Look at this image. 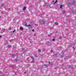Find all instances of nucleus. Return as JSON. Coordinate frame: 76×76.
Listing matches in <instances>:
<instances>
[{"label": "nucleus", "mask_w": 76, "mask_h": 76, "mask_svg": "<svg viewBox=\"0 0 76 76\" xmlns=\"http://www.w3.org/2000/svg\"><path fill=\"white\" fill-rule=\"evenodd\" d=\"M44 66H46V67H48V65H45Z\"/></svg>", "instance_id": "nucleus-9"}, {"label": "nucleus", "mask_w": 76, "mask_h": 76, "mask_svg": "<svg viewBox=\"0 0 76 76\" xmlns=\"http://www.w3.org/2000/svg\"><path fill=\"white\" fill-rule=\"evenodd\" d=\"M23 50H25V49H24Z\"/></svg>", "instance_id": "nucleus-32"}, {"label": "nucleus", "mask_w": 76, "mask_h": 76, "mask_svg": "<svg viewBox=\"0 0 76 76\" xmlns=\"http://www.w3.org/2000/svg\"><path fill=\"white\" fill-rule=\"evenodd\" d=\"M12 41V40H11L10 41V42H11V41Z\"/></svg>", "instance_id": "nucleus-26"}, {"label": "nucleus", "mask_w": 76, "mask_h": 76, "mask_svg": "<svg viewBox=\"0 0 76 76\" xmlns=\"http://www.w3.org/2000/svg\"><path fill=\"white\" fill-rule=\"evenodd\" d=\"M54 1H53L52 2H54Z\"/></svg>", "instance_id": "nucleus-27"}, {"label": "nucleus", "mask_w": 76, "mask_h": 76, "mask_svg": "<svg viewBox=\"0 0 76 76\" xmlns=\"http://www.w3.org/2000/svg\"><path fill=\"white\" fill-rule=\"evenodd\" d=\"M55 23L56 25H58V23H57V22H55Z\"/></svg>", "instance_id": "nucleus-6"}, {"label": "nucleus", "mask_w": 76, "mask_h": 76, "mask_svg": "<svg viewBox=\"0 0 76 76\" xmlns=\"http://www.w3.org/2000/svg\"><path fill=\"white\" fill-rule=\"evenodd\" d=\"M57 55V53H56L55 54H54V55H53V56H56Z\"/></svg>", "instance_id": "nucleus-11"}, {"label": "nucleus", "mask_w": 76, "mask_h": 76, "mask_svg": "<svg viewBox=\"0 0 76 76\" xmlns=\"http://www.w3.org/2000/svg\"><path fill=\"white\" fill-rule=\"evenodd\" d=\"M3 6H4V4H2L1 5V7H3Z\"/></svg>", "instance_id": "nucleus-13"}, {"label": "nucleus", "mask_w": 76, "mask_h": 76, "mask_svg": "<svg viewBox=\"0 0 76 76\" xmlns=\"http://www.w3.org/2000/svg\"><path fill=\"white\" fill-rule=\"evenodd\" d=\"M74 50H75V49H74Z\"/></svg>", "instance_id": "nucleus-33"}, {"label": "nucleus", "mask_w": 76, "mask_h": 76, "mask_svg": "<svg viewBox=\"0 0 76 76\" xmlns=\"http://www.w3.org/2000/svg\"><path fill=\"white\" fill-rule=\"evenodd\" d=\"M35 25H36V24H35Z\"/></svg>", "instance_id": "nucleus-31"}, {"label": "nucleus", "mask_w": 76, "mask_h": 76, "mask_svg": "<svg viewBox=\"0 0 76 76\" xmlns=\"http://www.w3.org/2000/svg\"><path fill=\"white\" fill-rule=\"evenodd\" d=\"M31 58H32V59L33 60V61H34V58L32 56L31 57Z\"/></svg>", "instance_id": "nucleus-4"}, {"label": "nucleus", "mask_w": 76, "mask_h": 76, "mask_svg": "<svg viewBox=\"0 0 76 76\" xmlns=\"http://www.w3.org/2000/svg\"><path fill=\"white\" fill-rule=\"evenodd\" d=\"M75 43H73V45H75Z\"/></svg>", "instance_id": "nucleus-20"}, {"label": "nucleus", "mask_w": 76, "mask_h": 76, "mask_svg": "<svg viewBox=\"0 0 76 76\" xmlns=\"http://www.w3.org/2000/svg\"><path fill=\"white\" fill-rule=\"evenodd\" d=\"M15 30L14 31H13V33H14V32H15Z\"/></svg>", "instance_id": "nucleus-19"}, {"label": "nucleus", "mask_w": 76, "mask_h": 76, "mask_svg": "<svg viewBox=\"0 0 76 76\" xmlns=\"http://www.w3.org/2000/svg\"><path fill=\"white\" fill-rule=\"evenodd\" d=\"M57 0H56V1L54 2V4H56V3H57Z\"/></svg>", "instance_id": "nucleus-7"}, {"label": "nucleus", "mask_w": 76, "mask_h": 76, "mask_svg": "<svg viewBox=\"0 0 76 76\" xmlns=\"http://www.w3.org/2000/svg\"><path fill=\"white\" fill-rule=\"evenodd\" d=\"M63 6L62 5H61L60 6V8H61L62 9V7H63Z\"/></svg>", "instance_id": "nucleus-10"}, {"label": "nucleus", "mask_w": 76, "mask_h": 76, "mask_svg": "<svg viewBox=\"0 0 76 76\" xmlns=\"http://www.w3.org/2000/svg\"><path fill=\"white\" fill-rule=\"evenodd\" d=\"M26 9V7H24L23 8V10H25Z\"/></svg>", "instance_id": "nucleus-5"}, {"label": "nucleus", "mask_w": 76, "mask_h": 76, "mask_svg": "<svg viewBox=\"0 0 76 76\" xmlns=\"http://www.w3.org/2000/svg\"><path fill=\"white\" fill-rule=\"evenodd\" d=\"M24 73H26V72H24Z\"/></svg>", "instance_id": "nucleus-28"}, {"label": "nucleus", "mask_w": 76, "mask_h": 76, "mask_svg": "<svg viewBox=\"0 0 76 76\" xmlns=\"http://www.w3.org/2000/svg\"><path fill=\"white\" fill-rule=\"evenodd\" d=\"M0 76H3V75H0Z\"/></svg>", "instance_id": "nucleus-29"}, {"label": "nucleus", "mask_w": 76, "mask_h": 76, "mask_svg": "<svg viewBox=\"0 0 76 76\" xmlns=\"http://www.w3.org/2000/svg\"><path fill=\"white\" fill-rule=\"evenodd\" d=\"M20 30H23V28L22 27H20Z\"/></svg>", "instance_id": "nucleus-8"}, {"label": "nucleus", "mask_w": 76, "mask_h": 76, "mask_svg": "<svg viewBox=\"0 0 76 76\" xmlns=\"http://www.w3.org/2000/svg\"><path fill=\"white\" fill-rule=\"evenodd\" d=\"M72 4H74V6H76V3L75 2L72 3Z\"/></svg>", "instance_id": "nucleus-1"}, {"label": "nucleus", "mask_w": 76, "mask_h": 76, "mask_svg": "<svg viewBox=\"0 0 76 76\" xmlns=\"http://www.w3.org/2000/svg\"><path fill=\"white\" fill-rule=\"evenodd\" d=\"M4 31H5V29H3L2 30V31H3V32H4Z\"/></svg>", "instance_id": "nucleus-12"}, {"label": "nucleus", "mask_w": 76, "mask_h": 76, "mask_svg": "<svg viewBox=\"0 0 76 76\" xmlns=\"http://www.w3.org/2000/svg\"><path fill=\"white\" fill-rule=\"evenodd\" d=\"M31 26V25H28V26Z\"/></svg>", "instance_id": "nucleus-25"}, {"label": "nucleus", "mask_w": 76, "mask_h": 76, "mask_svg": "<svg viewBox=\"0 0 76 76\" xmlns=\"http://www.w3.org/2000/svg\"><path fill=\"white\" fill-rule=\"evenodd\" d=\"M34 36H36V34H34Z\"/></svg>", "instance_id": "nucleus-23"}, {"label": "nucleus", "mask_w": 76, "mask_h": 76, "mask_svg": "<svg viewBox=\"0 0 76 76\" xmlns=\"http://www.w3.org/2000/svg\"><path fill=\"white\" fill-rule=\"evenodd\" d=\"M1 38V36H0V38Z\"/></svg>", "instance_id": "nucleus-24"}, {"label": "nucleus", "mask_w": 76, "mask_h": 76, "mask_svg": "<svg viewBox=\"0 0 76 76\" xmlns=\"http://www.w3.org/2000/svg\"><path fill=\"white\" fill-rule=\"evenodd\" d=\"M52 41H55V39H52Z\"/></svg>", "instance_id": "nucleus-17"}, {"label": "nucleus", "mask_w": 76, "mask_h": 76, "mask_svg": "<svg viewBox=\"0 0 76 76\" xmlns=\"http://www.w3.org/2000/svg\"><path fill=\"white\" fill-rule=\"evenodd\" d=\"M73 48H74V47H73Z\"/></svg>", "instance_id": "nucleus-34"}, {"label": "nucleus", "mask_w": 76, "mask_h": 76, "mask_svg": "<svg viewBox=\"0 0 76 76\" xmlns=\"http://www.w3.org/2000/svg\"><path fill=\"white\" fill-rule=\"evenodd\" d=\"M16 61H18V59H16Z\"/></svg>", "instance_id": "nucleus-21"}, {"label": "nucleus", "mask_w": 76, "mask_h": 76, "mask_svg": "<svg viewBox=\"0 0 76 76\" xmlns=\"http://www.w3.org/2000/svg\"><path fill=\"white\" fill-rule=\"evenodd\" d=\"M49 63H50V62H49Z\"/></svg>", "instance_id": "nucleus-30"}, {"label": "nucleus", "mask_w": 76, "mask_h": 76, "mask_svg": "<svg viewBox=\"0 0 76 76\" xmlns=\"http://www.w3.org/2000/svg\"><path fill=\"white\" fill-rule=\"evenodd\" d=\"M32 31H33V32H34V29H33L32 30Z\"/></svg>", "instance_id": "nucleus-22"}, {"label": "nucleus", "mask_w": 76, "mask_h": 76, "mask_svg": "<svg viewBox=\"0 0 76 76\" xmlns=\"http://www.w3.org/2000/svg\"><path fill=\"white\" fill-rule=\"evenodd\" d=\"M9 30H11V28H9Z\"/></svg>", "instance_id": "nucleus-16"}, {"label": "nucleus", "mask_w": 76, "mask_h": 76, "mask_svg": "<svg viewBox=\"0 0 76 76\" xmlns=\"http://www.w3.org/2000/svg\"><path fill=\"white\" fill-rule=\"evenodd\" d=\"M11 47V46L9 45L8 46V48H10Z\"/></svg>", "instance_id": "nucleus-15"}, {"label": "nucleus", "mask_w": 76, "mask_h": 76, "mask_svg": "<svg viewBox=\"0 0 76 76\" xmlns=\"http://www.w3.org/2000/svg\"><path fill=\"white\" fill-rule=\"evenodd\" d=\"M42 24H45V21L44 20H43L42 21Z\"/></svg>", "instance_id": "nucleus-2"}, {"label": "nucleus", "mask_w": 76, "mask_h": 76, "mask_svg": "<svg viewBox=\"0 0 76 76\" xmlns=\"http://www.w3.org/2000/svg\"><path fill=\"white\" fill-rule=\"evenodd\" d=\"M61 58H63V55H62L61 56Z\"/></svg>", "instance_id": "nucleus-18"}, {"label": "nucleus", "mask_w": 76, "mask_h": 76, "mask_svg": "<svg viewBox=\"0 0 76 76\" xmlns=\"http://www.w3.org/2000/svg\"><path fill=\"white\" fill-rule=\"evenodd\" d=\"M38 51V52H40L41 51V50L39 49Z\"/></svg>", "instance_id": "nucleus-14"}, {"label": "nucleus", "mask_w": 76, "mask_h": 76, "mask_svg": "<svg viewBox=\"0 0 76 76\" xmlns=\"http://www.w3.org/2000/svg\"><path fill=\"white\" fill-rule=\"evenodd\" d=\"M15 54H13L12 55V57H15Z\"/></svg>", "instance_id": "nucleus-3"}]
</instances>
